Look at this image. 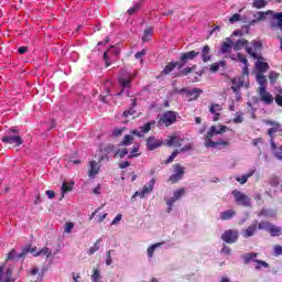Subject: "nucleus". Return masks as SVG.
<instances>
[{
	"label": "nucleus",
	"mask_w": 282,
	"mask_h": 282,
	"mask_svg": "<svg viewBox=\"0 0 282 282\" xmlns=\"http://www.w3.org/2000/svg\"><path fill=\"white\" fill-rule=\"evenodd\" d=\"M1 142L4 144H11L13 147H21V144H23V138L19 135V129H17V127H12L7 130L6 135L1 139Z\"/></svg>",
	"instance_id": "1"
},
{
	"label": "nucleus",
	"mask_w": 282,
	"mask_h": 282,
	"mask_svg": "<svg viewBox=\"0 0 282 282\" xmlns=\"http://www.w3.org/2000/svg\"><path fill=\"white\" fill-rule=\"evenodd\" d=\"M247 54L250 55L251 58H254L256 62V68L258 70V74H265L268 69H270V65L267 62H263V56L257 52H252L251 46H246Z\"/></svg>",
	"instance_id": "2"
},
{
	"label": "nucleus",
	"mask_w": 282,
	"mask_h": 282,
	"mask_svg": "<svg viewBox=\"0 0 282 282\" xmlns=\"http://www.w3.org/2000/svg\"><path fill=\"white\" fill-rule=\"evenodd\" d=\"M231 195L234 196L237 206H242L243 208H250L252 200L248 195L243 194L239 189L232 191Z\"/></svg>",
	"instance_id": "3"
},
{
	"label": "nucleus",
	"mask_w": 282,
	"mask_h": 282,
	"mask_svg": "<svg viewBox=\"0 0 282 282\" xmlns=\"http://www.w3.org/2000/svg\"><path fill=\"white\" fill-rule=\"evenodd\" d=\"M259 230H267L270 232L271 237H281L282 229L268 220H262L259 223Z\"/></svg>",
	"instance_id": "4"
},
{
	"label": "nucleus",
	"mask_w": 282,
	"mask_h": 282,
	"mask_svg": "<svg viewBox=\"0 0 282 282\" xmlns=\"http://www.w3.org/2000/svg\"><path fill=\"white\" fill-rule=\"evenodd\" d=\"M186 174V167H184L182 164L176 163L174 164V174H172L167 182L172 184H177V182H182L184 180V175Z\"/></svg>",
	"instance_id": "5"
},
{
	"label": "nucleus",
	"mask_w": 282,
	"mask_h": 282,
	"mask_svg": "<svg viewBox=\"0 0 282 282\" xmlns=\"http://www.w3.org/2000/svg\"><path fill=\"white\" fill-rule=\"evenodd\" d=\"M265 124H269L270 127H272L268 130V135L270 138L271 149L275 150L276 143L274 142V133H276V131H279V129H281V123H279L276 121H272V120H267Z\"/></svg>",
	"instance_id": "6"
},
{
	"label": "nucleus",
	"mask_w": 282,
	"mask_h": 282,
	"mask_svg": "<svg viewBox=\"0 0 282 282\" xmlns=\"http://www.w3.org/2000/svg\"><path fill=\"white\" fill-rule=\"evenodd\" d=\"M197 56H199V51H189V52L182 53L178 58V63H180L178 66L186 67V65L188 64V61H195Z\"/></svg>",
	"instance_id": "7"
},
{
	"label": "nucleus",
	"mask_w": 282,
	"mask_h": 282,
	"mask_svg": "<svg viewBox=\"0 0 282 282\" xmlns=\"http://www.w3.org/2000/svg\"><path fill=\"white\" fill-rule=\"evenodd\" d=\"M269 28L273 32H282V12L272 13Z\"/></svg>",
	"instance_id": "8"
},
{
	"label": "nucleus",
	"mask_w": 282,
	"mask_h": 282,
	"mask_svg": "<svg viewBox=\"0 0 282 282\" xmlns=\"http://www.w3.org/2000/svg\"><path fill=\"white\" fill-rule=\"evenodd\" d=\"M221 240L225 241V243H237L239 240V231L236 229L225 230L221 235Z\"/></svg>",
	"instance_id": "9"
},
{
	"label": "nucleus",
	"mask_w": 282,
	"mask_h": 282,
	"mask_svg": "<svg viewBox=\"0 0 282 282\" xmlns=\"http://www.w3.org/2000/svg\"><path fill=\"white\" fill-rule=\"evenodd\" d=\"M155 186V178L150 180L140 192H135L132 196V198L140 197L141 199H144L149 193H153V188Z\"/></svg>",
	"instance_id": "10"
},
{
	"label": "nucleus",
	"mask_w": 282,
	"mask_h": 282,
	"mask_svg": "<svg viewBox=\"0 0 282 282\" xmlns=\"http://www.w3.org/2000/svg\"><path fill=\"white\" fill-rule=\"evenodd\" d=\"M258 95L263 105H272L275 100L274 96L264 87L258 88Z\"/></svg>",
	"instance_id": "11"
},
{
	"label": "nucleus",
	"mask_w": 282,
	"mask_h": 282,
	"mask_svg": "<svg viewBox=\"0 0 282 282\" xmlns=\"http://www.w3.org/2000/svg\"><path fill=\"white\" fill-rule=\"evenodd\" d=\"M160 122H163L165 127H171V124L177 122V112L171 110L164 112L160 119Z\"/></svg>",
	"instance_id": "12"
},
{
	"label": "nucleus",
	"mask_w": 282,
	"mask_h": 282,
	"mask_svg": "<svg viewBox=\"0 0 282 282\" xmlns=\"http://www.w3.org/2000/svg\"><path fill=\"white\" fill-rule=\"evenodd\" d=\"M230 142L219 140V141H213V138L208 139V133L205 135V147L206 149H219V147H229Z\"/></svg>",
	"instance_id": "13"
},
{
	"label": "nucleus",
	"mask_w": 282,
	"mask_h": 282,
	"mask_svg": "<svg viewBox=\"0 0 282 282\" xmlns=\"http://www.w3.org/2000/svg\"><path fill=\"white\" fill-rule=\"evenodd\" d=\"M257 230H259V221L254 220L248 228L242 230V237L245 239H250V237L257 235Z\"/></svg>",
	"instance_id": "14"
},
{
	"label": "nucleus",
	"mask_w": 282,
	"mask_h": 282,
	"mask_svg": "<svg viewBox=\"0 0 282 282\" xmlns=\"http://www.w3.org/2000/svg\"><path fill=\"white\" fill-rule=\"evenodd\" d=\"M164 144V141L155 139V137L151 135L147 139V149L148 151H155V149H160Z\"/></svg>",
	"instance_id": "15"
},
{
	"label": "nucleus",
	"mask_w": 282,
	"mask_h": 282,
	"mask_svg": "<svg viewBox=\"0 0 282 282\" xmlns=\"http://www.w3.org/2000/svg\"><path fill=\"white\" fill-rule=\"evenodd\" d=\"M226 131H228V127L226 126H212L209 128V130L207 131V138L210 139L215 135H221L223 133H226Z\"/></svg>",
	"instance_id": "16"
},
{
	"label": "nucleus",
	"mask_w": 282,
	"mask_h": 282,
	"mask_svg": "<svg viewBox=\"0 0 282 282\" xmlns=\"http://www.w3.org/2000/svg\"><path fill=\"white\" fill-rule=\"evenodd\" d=\"M165 142L166 147H175L177 149H180V147H182V142H184V139H181L177 135H169L167 139H165V141H163V143Z\"/></svg>",
	"instance_id": "17"
},
{
	"label": "nucleus",
	"mask_w": 282,
	"mask_h": 282,
	"mask_svg": "<svg viewBox=\"0 0 282 282\" xmlns=\"http://www.w3.org/2000/svg\"><path fill=\"white\" fill-rule=\"evenodd\" d=\"M100 173V165L96 161L89 162L88 177L90 180H95L97 175Z\"/></svg>",
	"instance_id": "18"
},
{
	"label": "nucleus",
	"mask_w": 282,
	"mask_h": 282,
	"mask_svg": "<svg viewBox=\"0 0 282 282\" xmlns=\"http://www.w3.org/2000/svg\"><path fill=\"white\" fill-rule=\"evenodd\" d=\"M151 124H155V122H147L143 127H140V131L132 130L131 134L137 135L138 138H143L145 133H149L151 131Z\"/></svg>",
	"instance_id": "19"
},
{
	"label": "nucleus",
	"mask_w": 282,
	"mask_h": 282,
	"mask_svg": "<svg viewBox=\"0 0 282 282\" xmlns=\"http://www.w3.org/2000/svg\"><path fill=\"white\" fill-rule=\"evenodd\" d=\"M175 67H177V69L183 68L182 66H180V62H169L161 72V76H169V74H171V72H173Z\"/></svg>",
	"instance_id": "20"
},
{
	"label": "nucleus",
	"mask_w": 282,
	"mask_h": 282,
	"mask_svg": "<svg viewBox=\"0 0 282 282\" xmlns=\"http://www.w3.org/2000/svg\"><path fill=\"white\" fill-rule=\"evenodd\" d=\"M0 281L2 282H10L12 281V269H4L0 267Z\"/></svg>",
	"instance_id": "21"
},
{
	"label": "nucleus",
	"mask_w": 282,
	"mask_h": 282,
	"mask_svg": "<svg viewBox=\"0 0 282 282\" xmlns=\"http://www.w3.org/2000/svg\"><path fill=\"white\" fill-rule=\"evenodd\" d=\"M200 54L203 63H208L213 59V55H210V46L208 44L202 47Z\"/></svg>",
	"instance_id": "22"
},
{
	"label": "nucleus",
	"mask_w": 282,
	"mask_h": 282,
	"mask_svg": "<svg viewBox=\"0 0 282 282\" xmlns=\"http://www.w3.org/2000/svg\"><path fill=\"white\" fill-rule=\"evenodd\" d=\"M237 216V212L235 209H227L220 213V219L223 221H228V219H232V217Z\"/></svg>",
	"instance_id": "23"
},
{
	"label": "nucleus",
	"mask_w": 282,
	"mask_h": 282,
	"mask_svg": "<svg viewBox=\"0 0 282 282\" xmlns=\"http://www.w3.org/2000/svg\"><path fill=\"white\" fill-rule=\"evenodd\" d=\"M29 252H31V254H33V257H34V254L37 253L36 252V247H32V245L28 246L26 248H24L22 250L21 253H18V258L19 259H24V257H26L29 254Z\"/></svg>",
	"instance_id": "24"
},
{
	"label": "nucleus",
	"mask_w": 282,
	"mask_h": 282,
	"mask_svg": "<svg viewBox=\"0 0 282 282\" xmlns=\"http://www.w3.org/2000/svg\"><path fill=\"white\" fill-rule=\"evenodd\" d=\"M254 173H257V169L250 170L247 174L238 176L236 180L239 182V184H246L248 182V178L252 177Z\"/></svg>",
	"instance_id": "25"
},
{
	"label": "nucleus",
	"mask_w": 282,
	"mask_h": 282,
	"mask_svg": "<svg viewBox=\"0 0 282 282\" xmlns=\"http://www.w3.org/2000/svg\"><path fill=\"white\" fill-rule=\"evenodd\" d=\"M228 42H224L220 47L221 54H228L232 50V40L227 39Z\"/></svg>",
	"instance_id": "26"
},
{
	"label": "nucleus",
	"mask_w": 282,
	"mask_h": 282,
	"mask_svg": "<svg viewBox=\"0 0 282 282\" xmlns=\"http://www.w3.org/2000/svg\"><path fill=\"white\" fill-rule=\"evenodd\" d=\"M231 83H232L231 89L234 94H239V91H241V87H243V80L239 79L237 82V79H232Z\"/></svg>",
	"instance_id": "27"
},
{
	"label": "nucleus",
	"mask_w": 282,
	"mask_h": 282,
	"mask_svg": "<svg viewBox=\"0 0 282 282\" xmlns=\"http://www.w3.org/2000/svg\"><path fill=\"white\" fill-rule=\"evenodd\" d=\"M246 45H248V40H246V39L237 40L236 43L234 44V50H235V52H239V51L243 50V47H246Z\"/></svg>",
	"instance_id": "28"
},
{
	"label": "nucleus",
	"mask_w": 282,
	"mask_h": 282,
	"mask_svg": "<svg viewBox=\"0 0 282 282\" xmlns=\"http://www.w3.org/2000/svg\"><path fill=\"white\" fill-rule=\"evenodd\" d=\"M133 144L132 134H126L123 139L120 141L119 147H131Z\"/></svg>",
	"instance_id": "29"
},
{
	"label": "nucleus",
	"mask_w": 282,
	"mask_h": 282,
	"mask_svg": "<svg viewBox=\"0 0 282 282\" xmlns=\"http://www.w3.org/2000/svg\"><path fill=\"white\" fill-rule=\"evenodd\" d=\"M202 94H204V90H202L200 88L187 90V96H193L191 100H197V98H199V95Z\"/></svg>",
	"instance_id": "30"
},
{
	"label": "nucleus",
	"mask_w": 282,
	"mask_h": 282,
	"mask_svg": "<svg viewBox=\"0 0 282 282\" xmlns=\"http://www.w3.org/2000/svg\"><path fill=\"white\" fill-rule=\"evenodd\" d=\"M268 14H273L272 11H267V12H258L254 15V20L252 21V23H259V21H265V15Z\"/></svg>",
	"instance_id": "31"
},
{
	"label": "nucleus",
	"mask_w": 282,
	"mask_h": 282,
	"mask_svg": "<svg viewBox=\"0 0 282 282\" xmlns=\"http://www.w3.org/2000/svg\"><path fill=\"white\" fill-rule=\"evenodd\" d=\"M41 256H44L46 257V259H50V257H52V250H50V248L47 247H44L43 249L34 253V257H41Z\"/></svg>",
	"instance_id": "32"
},
{
	"label": "nucleus",
	"mask_w": 282,
	"mask_h": 282,
	"mask_svg": "<svg viewBox=\"0 0 282 282\" xmlns=\"http://www.w3.org/2000/svg\"><path fill=\"white\" fill-rule=\"evenodd\" d=\"M269 184L270 186H272L273 188H275V186H279V184H281V178L275 175V174H272L270 177H269Z\"/></svg>",
	"instance_id": "33"
},
{
	"label": "nucleus",
	"mask_w": 282,
	"mask_h": 282,
	"mask_svg": "<svg viewBox=\"0 0 282 282\" xmlns=\"http://www.w3.org/2000/svg\"><path fill=\"white\" fill-rule=\"evenodd\" d=\"M257 80L259 83V87H263L265 89V85L268 83V78L265 77V75H263V73H258L257 74Z\"/></svg>",
	"instance_id": "34"
},
{
	"label": "nucleus",
	"mask_w": 282,
	"mask_h": 282,
	"mask_svg": "<svg viewBox=\"0 0 282 282\" xmlns=\"http://www.w3.org/2000/svg\"><path fill=\"white\" fill-rule=\"evenodd\" d=\"M257 257H259V253H254V252L247 253V254L242 256L243 263L246 265H248V263H250V261H252V259H257Z\"/></svg>",
	"instance_id": "35"
},
{
	"label": "nucleus",
	"mask_w": 282,
	"mask_h": 282,
	"mask_svg": "<svg viewBox=\"0 0 282 282\" xmlns=\"http://www.w3.org/2000/svg\"><path fill=\"white\" fill-rule=\"evenodd\" d=\"M100 241H102V239H98L96 241V243L88 249L87 253L89 256H91V254H94V253H96V252H98L100 250Z\"/></svg>",
	"instance_id": "36"
},
{
	"label": "nucleus",
	"mask_w": 282,
	"mask_h": 282,
	"mask_svg": "<svg viewBox=\"0 0 282 282\" xmlns=\"http://www.w3.org/2000/svg\"><path fill=\"white\" fill-rule=\"evenodd\" d=\"M251 45L253 47L252 52H256V54H257V52H261V50H263V42H261V41L253 40L251 42Z\"/></svg>",
	"instance_id": "37"
},
{
	"label": "nucleus",
	"mask_w": 282,
	"mask_h": 282,
	"mask_svg": "<svg viewBox=\"0 0 282 282\" xmlns=\"http://www.w3.org/2000/svg\"><path fill=\"white\" fill-rule=\"evenodd\" d=\"M151 36H153V29L148 28L143 32L142 41L144 42L151 41Z\"/></svg>",
	"instance_id": "38"
},
{
	"label": "nucleus",
	"mask_w": 282,
	"mask_h": 282,
	"mask_svg": "<svg viewBox=\"0 0 282 282\" xmlns=\"http://www.w3.org/2000/svg\"><path fill=\"white\" fill-rule=\"evenodd\" d=\"M62 195L64 196L65 193H72V191H74V185L73 184H67V183H63L62 187Z\"/></svg>",
	"instance_id": "39"
},
{
	"label": "nucleus",
	"mask_w": 282,
	"mask_h": 282,
	"mask_svg": "<svg viewBox=\"0 0 282 282\" xmlns=\"http://www.w3.org/2000/svg\"><path fill=\"white\" fill-rule=\"evenodd\" d=\"M256 264V270H261L262 268H270V264L263 260L256 259L253 260Z\"/></svg>",
	"instance_id": "40"
},
{
	"label": "nucleus",
	"mask_w": 282,
	"mask_h": 282,
	"mask_svg": "<svg viewBox=\"0 0 282 282\" xmlns=\"http://www.w3.org/2000/svg\"><path fill=\"white\" fill-rule=\"evenodd\" d=\"M140 152V145H133L131 152H130V155H129V159H133V158H140L141 153Z\"/></svg>",
	"instance_id": "41"
},
{
	"label": "nucleus",
	"mask_w": 282,
	"mask_h": 282,
	"mask_svg": "<svg viewBox=\"0 0 282 282\" xmlns=\"http://www.w3.org/2000/svg\"><path fill=\"white\" fill-rule=\"evenodd\" d=\"M100 270H98L97 268L93 269V274H91V282H100Z\"/></svg>",
	"instance_id": "42"
},
{
	"label": "nucleus",
	"mask_w": 282,
	"mask_h": 282,
	"mask_svg": "<svg viewBox=\"0 0 282 282\" xmlns=\"http://www.w3.org/2000/svg\"><path fill=\"white\" fill-rule=\"evenodd\" d=\"M162 246V242L154 243L148 248V257L149 259H152L153 252H155V248H160Z\"/></svg>",
	"instance_id": "43"
},
{
	"label": "nucleus",
	"mask_w": 282,
	"mask_h": 282,
	"mask_svg": "<svg viewBox=\"0 0 282 282\" xmlns=\"http://www.w3.org/2000/svg\"><path fill=\"white\" fill-rule=\"evenodd\" d=\"M268 6V1L265 0H256L253 2V8H257V10H261V8H265Z\"/></svg>",
	"instance_id": "44"
},
{
	"label": "nucleus",
	"mask_w": 282,
	"mask_h": 282,
	"mask_svg": "<svg viewBox=\"0 0 282 282\" xmlns=\"http://www.w3.org/2000/svg\"><path fill=\"white\" fill-rule=\"evenodd\" d=\"M119 85H121V87H131V77H127V78H119Z\"/></svg>",
	"instance_id": "45"
},
{
	"label": "nucleus",
	"mask_w": 282,
	"mask_h": 282,
	"mask_svg": "<svg viewBox=\"0 0 282 282\" xmlns=\"http://www.w3.org/2000/svg\"><path fill=\"white\" fill-rule=\"evenodd\" d=\"M127 128H113L112 129V138H120L122 133H124Z\"/></svg>",
	"instance_id": "46"
},
{
	"label": "nucleus",
	"mask_w": 282,
	"mask_h": 282,
	"mask_svg": "<svg viewBox=\"0 0 282 282\" xmlns=\"http://www.w3.org/2000/svg\"><path fill=\"white\" fill-rule=\"evenodd\" d=\"M177 202V199L173 196L172 198L166 200L167 204V213H171L173 210V205Z\"/></svg>",
	"instance_id": "47"
},
{
	"label": "nucleus",
	"mask_w": 282,
	"mask_h": 282,
	"mask_svg": "<svg viewBox=\"0 0 282 282\" xmlns=\"http://www.w3.org/2000/svg\"><path fill=\"white\" fill-rule=\"evenodd\" d=\"M279 73H276V72H271L270 74H269V80H270V83H272V84H274V83H276V80H279Z\"/></svg>",
	"instance_id": "48"
},
{
	"label": "nucleus",
	"mask_w": 282,
	"mask_h": 282,
	"mask_svg": "<svg viewBox=\"0 0 282 282\" xmlns=\"http://www.w3.org/2000/svg\"><path fill=\"white\" fill-rule=\"evenodd\" d=\"M186 193V189L184 187H181L178 191L174 192V198L177 200L180 197H183V195Z\"/></svg>",
	"instance_id": "49"
},
{
	"label": "nucleus",
	"mask_w": 282,
	"mask_h": 282,
	"mask_svg": "<svg viewBox=\"0 0 282 282\" xmlns=\"http://www.w3.org/2000/svg\"><path fill=\"white\" fill-rule=\"evenodd\" d=\"M12 259H19V254H17L15 249H12L7 256V261H12Z\"/></svg>",
	"instance_id": "50"
},
{
	"label": "nucleus",
	"mask_w": 282,
	"mask_h": 282,
	"mask_svg": "<svg viewBox=\"0 0 282 282\" xmlns=\"http://www.w3.org/2000/svg\"><path fill=\"white\" fill-rule=\"evenodd\" d=\"M281 254H282V246L275 245L273 248V256L281 257Z\"/></svg>",
	"instance_id": "51"
},
{
	"label": "nucleus",
	"mask_w": 282,
	"mask_h": 282,
	"mask_svg": "<svg viewBox=\"0 0 282 282\" xmlns=\"http://www.w3.org/2000/svg\"><path fill=\"white\" fill-rule=\"evenodd\" d=\"M72 230H74V223H66L64 232H67V235H69V232H72Z\"/></svg>",
	"instance_id": "52"
},
{
	"label": "nucleus",
	"mask_w": 282,
	"mask_h": 282,
	"mask_svg": "<svg viewBox=\"0 0 282 282\" xmlns=\"http://www.w3.org/2000/svg\"><path fill=\"white\" fill-rule=\"evenodd\" d=\"M115 149H116V147L113 144H106L104 147L105 153H113Z\"/></svg>",
	"instance_id": "53"
},
{
	"label": "nucleus",
	"mask_w": 282,
	"mask_h": 282,
	"mask_svg": "<svg viewBox=\"0 0 282 282\" xmlns=\"http://www.w3.org/2000/svg\"><path fill=\"white\" fill-rule=\"evenodd\" d=\"M280 94H278L275 96V104L278 105V107H282V89L279 90Z\"/></svg>",
	"instance_id": "54"
},
{
	"label": "nucleus",
	"mask_w": 282,
	"mask_h": 282,
	"mask_svg": "<svg viewBox=\"0 0 282 282\" xmlns=\"http://www.w3.org/2000/svg\"><path fill=\"white\" fill-rule=\"evenodd\" d=\"M238 61L240 63H242L243 65H248V58L246 57V55L241 54V53H238Z\"/></svg>",
	"instance_id": "55"
},
{
	"label": "nucleus",
	"mask_w": 282,
	"mask_h": 282,
	"mask_svg": "<svg viewBox=\"0 0 282 282\" xmlns=\"http://www.w3.org/2000/svg\"><path fill=\"white\" fill-rule=\"evenodd\" d=\"M236 21H241V14L235 13V14L229 19V23H236Z\"/></svg>",
	"instance_id": "56"
},
{
	"label": "nucleus",
	"mask_w": 282,
	"mask_h": 282,
	"mask_svg": "<svg viewBox=\"0 0 282 282\" xmlns=\"http://www.w3.org/2000/svg\"><path fill=\"white\" fill-rule=\"evenodd\" d=\"M274 152V156L278 159V160H282V145L280 148H276Z\"/></svg>",
	"instance_id": "57"
},
{
	"label": "nucleus",
	"mask_w": 282,
	"mask_h": 282,
	"mask_svg": "<svg viewBox=\"0 0 282 282\" xmlns=\"http://www.w3.org/2000/svg\"><path fill=\"white\" fill-rule=\"evenodd\" d=\"M134 115H135V109L130 108L123 112V118H129V116H134Z\"/></svg>",
	"instance_id": "58"
},
{
	"label": "nucleus",
	"mask_w": 282,
	"mask_h": 282,
	"mask_svg": "<svg viewBox=\"0 0 282 282\" xmlns=\"http://www.w3.org/2000/svg\"><path fill=\"white\" fill-rule=\"evenodd\" d=\"M138 10H140V3H135L133 8H130L128 10V14H134L135 12H138Z\"/></svg>",
	"instance_id": "59"
},
{
	"label": "nucleus",
	"mask_w": 282,
	"mask_h": 282,
	"mask_svg": "<svg viewBox=\"0 0 282 282\" xmlns=\"http://www.w3.org/2000/svg\"><path fill=\"white\" fill-rule=\"evenodd\" d=\"M181 153H186V151H193V143H189L180 149Z\"/></svg>",
	"instance_id": "60"
},
{
	"label": "nucleus",
	"mask_w": 282,
	"mask_h": 282,
	"mask_svg": "<svg viewBox=\"0 0 282 282\" xmlns=\"http://www.w3.org/2000/svg\"><path fill=\"white\" fill-rule=\"evenodd\" d=\"M232 122H234L235 124H241V122H243V117H242L241 115H237V116L234 118Z\"/></svg>",
	"instance_id": "61"
},
{
	"label": "nucleus",
	"mask_w": 282,
	"mask_h": 282,
	"mask_svg": "<svg viewBox=\"0 0 282 282\" xmlns=\"http://www.w3.org/2000/svg\"><path fill=\"white\" fill-rule=\"evenodd\" d=\"M111 250L107 251L106 253V265H111Z\"/></svg>",
	"instance_id": "62"
},
{
	"label": "nucleus",
	"mask_w": 282,
	"mask_h": 282,
	"mask_svg": "<svg viewBox=\"0 0 282 282\" xmlns=\"http://www.w3.org/2000/svg\"><path fill=\"white\" fill-rule=\"evenodd\" d=\"M230 252H232V249H230V247L228 246H224L223 249H221V253L223 254H230Z\"/></svg>",
	"instance_id": "63"
},
{
	"label": "nucleus",
	"mask_w": 282,
	"mask_h": 282,
	"mask_svg": "<svg viewBox=\"0 0 282 282\" xmlns=\"http://www.w3.org/2000/svg\"><path fill=\"white\" fill-rule=\"evenodd\" d=\"M28 50H29L28 46H20L18 48V54L23 55L28 52Z\"/></svg>",
	"instance_id": "64"
}]
</instances>
